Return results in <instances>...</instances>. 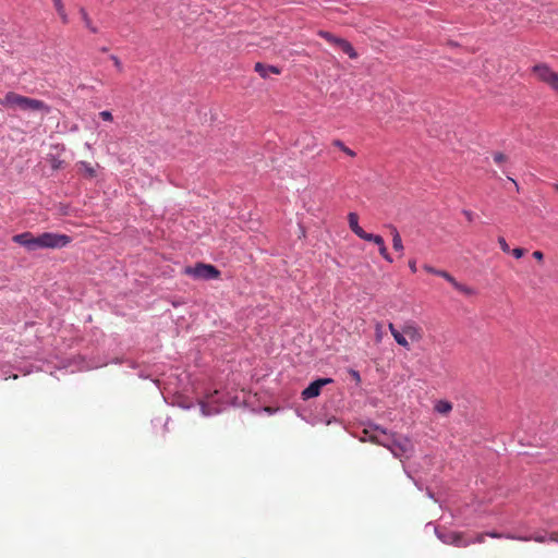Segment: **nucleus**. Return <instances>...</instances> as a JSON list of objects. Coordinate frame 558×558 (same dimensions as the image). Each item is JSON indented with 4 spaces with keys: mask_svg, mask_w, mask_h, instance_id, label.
Listing matches in <instances>:
<instances>
[{
    "mask_svg": "<svg viewBox=\"0 0 558 558\" xmlns=\"http://www.w3.org/2000/svg\"><path fill=\"white\" fill-rule=\"evenodd\" d=\"M441 541L446 544H450L457 547H468L472 544L471 541H468L461 532H451L444 537H440Z\"/></svg>",
    "mask_w": 558,
    "mask_h": 558,
    "instance_id": "9d476101",
    "label": "nucleus"
},
{
    "mask_svg": "<svg viewBox=\"0 0 558 558\" xmlns=\"http://www.w3.org/2000/svg\"><path fill=\"white\" fill-rule=\"evenodd\" d=\"M389 228L391 230L393 248L398 252H402L404 247L399 231L395 226H390Z\"/></svg>",
    "mask_w": 558,
    "mask_h": 558,
    "instance_id": "a211bd4d",
    "label": "nucleus"
},
{
    "mask_svg": "<svg viewBox=\"0 0 558 558\" xmlns=\"http://www.w3.org/2000/svg\"><path fill=\"white\" fill-rule=\"evenodd\" d=\"M485 536H487L486 533H477L474 535L473 538H468V541H471L472 544H476V543L481 544V543H484Z\"/></svg>",
    "mask_w": 558,
    "mask_h": 558,
    "instance_id": "cd10ccee",
    "label": "nucleus"
},
{
    "mask_svg": "<svg viewBox=\"0 0 558 558\" xmlns=\"http://www.w3.org/2000/svg\"><path fill=\"white\" fill-rule=\"evenodd\" d=\"M43 248H62L72 242V238L66 234L44 232L41 233Z\"/></svg>",
    "mask_w": 558,
    "mask_h": 558,
    "instance_id": "7ed1b4c3",
    "label": "nucleus"
},
{
    "mask_svg": "<svg viewBox=\"0 0 558 558\" xmlns=\"http://www.w3.org/2000/svg\"><path fill=\"white\" fill-rule=\"evenodd\" d=\"M255 71L264 78L268 77L269 73L280 74V70L274 65H264L260 62L255 64Z\"/></svg>",
    "mask_w": 558,
    "mask_h": 558,
    "instance_id": "2eb2a0df",
    "label": "nucleus"
},
{
    "mask_svg": "<svg viewBox=\"0 0 558 558\" xmlns=\"http://www.w3.org/2000/svg\"><path fill=\"white\" fill-rule=\"evenodd\" d=\"M493 158H494V161L498 165H501L508 160V157L504 153H499V151L495 153Z\"/></svg>",
    "mask_w": 558,
    "mask_h": 558,
    "instance_id": "a878e982",
    "label": "nucleus"
},
{
    "mask_svg": "<svg viewBox=\"0 0 558 558\" xmlns=\"http://www.w3.org/2000/svg\"><path fill=\"white\" fill-rule=\"evenodd\" d=\"M49 162H50V166L53 170H59L63 167V161L60 160L59 158L54 157V156H51L49 158Z\"/></svg>",
    "mask_w": 558,
    "mask_h": 558,
    "instance_id": "393cba45",
    "label": "nucleus"
},
{
    "mask_svg": "<svg viewBox=\"0 0 558 558\" xmlns=\"http://www.w3.org/2000/svg\"><path fill=\"white\" fill-rule=\"evenodd\" d=\"M77 172L85 179H94L97 177V168H99V165L96 163L93 166L92 163L87 161H78L76 163Z\"/></svg>",
    "mask_w": 558,
    "mask_h": 558,
    "instance_id": "9b49d317",
    "label": "nucleus"
},
{
    "mask_svg": "<svg viewBox=\"0 0 558 558\" xmlns=\"http://www.w3.org/2000/svg\"><path fill=\"white\" fill-rule=\"evenodd\" d=\"M12 241L24 246L28 251H36L43 248L41 234L34 235L32 232H23L15 234Z\"/></svg>",
    "mask_w": 558,
    "mask_h": 558,
    "instance_id": "39448f33",
    "label": "nucleus"
},
{
    "mask_svg": "<svg viewBox=\"0 0 558 558\" xmlns=\"http://www.w3.org/2000/svg\"><path fill=\"white\" fill-rule=\"evenodd\" d=\"M533 257L541 262L544 258V254L541 251H535L533 252Z\"/></svg>",
    "mask_w": 558,
    "mask_h": 558,
    "instance_id": "4c0bfd02",
    "label": "nucleus"
},
{
    "mask_svg": "<svg viewBox=\"0 0 558 558\" xmlns=\"http://www.w3.org/2000/svg\"><path fill=\"white\" fill-rule=\"evenodd\" d=\"M201 410H202L203 415H210L211 414V412L209 411L207 404L204 401L201 402Z\"/></svg>",
    "mask_w": 558,
    "mask_h": 558,
    "instance_id": "c9c22d12",
    "label": "nucleus"
},
{
    "mask_svg": "<svg viewBox=\"0 0 558 558\" xmlns=\"http://www.w3.org/2000/svg\"><path fill=\"white\" fill-rule=\"evenodd\" d=\"M80 14H81V17H82V21H83L85 27L88 28L94 34L97 33L98 32L97 27L94 26L87 11L84 8H80Z\"/></svg>",
    "mask_w": 558,
    "mask_h": 558,
    "instance_id": "6ab92c4d",
    "label": "nucleus"
},
{
    "mask_svg": "<svg viewBox=\"0 0 558 558\" xmlns=\"http://www.w3.org/2000/svg\"><path fill=\"white\" fill-rule=\"evenodd\" d=\"M384 447H387L391 451V453L397 458H401L412 450V444L408 438H398L390 440V437L388 435L387 445H384Z\"/></svg>",
    "mask_w": 558,
    "mask_h": 558,
    "instance_id": "423d86ee",
    "label": "nucleus"
},
{
    "mask_svg": "<svg viewBox=\"0 0 558 558\" xmlns=\"http://www.w3.org/2000/svg\"><path fill=\"white\" fill-rule=\"evenodd\" d=\"M349 227L354 234H356L360 239H362L366 232L359 225V216L355 213H350L348 215Z\"/></svg>",
    "mask_w": 558,
    "mask_h": 558,
    "instance_id": "4468645a",
    "label": "nucleus"
},
{
    "mask_svg": "<svg viewBox=\"0 0 558 558\" xmlns=\"http://www.w3.org/2000/svg\"><path fill=\"white\" fill-rule=\"evenodd\" d=\"M555 189H556V190H558V183H557V184H555Z\"/></svg>",
    "mask_w": 558,
    "mask_h": 558,
    "instance_id": "a19ab883",
    "label": "nucleus"
},
{
    "mask_svg": "<svg viewBox=\"0 0 558 558\" xmlns=\"http://www.w3.org/2000/svg\"><path fill=\"white\" fill-rule=\"evenodd\" d=\"M99 116H100V118H101L102 120H105V121H112V119H113V118H112V113H111L110 111H107V110L101 111V112L99 113Z\"/></svg>",
    "mask_w": 558,
    "mask_h": 558,
    "instance_id": "2f4dec72",
    "label": "nucleus"
},
{
    "mask_svg": "<svg viewBox=\"0 0 558 558\" xmlns=\"http://www.w3.org/2000/svg\"><path fill=\"white\" fill-rule=\"evenodd\" d=\"M332 146L339 148L341 151H343L349 157H355V151H353L351 148H349L342 141L340 140H333Z\"/></svg>",
    "mask_w": 558,
    "mask_h": 558,
    "instance_id": "412c9836",
    "label": "nucleus"
},
{
    "mask_svg": "<svg viewBox=\"0 0 558 558\" xmlns=\"http://www.w3.org/2000/svg\"><path fill=\"white\" fill-rule=\"evenodd\" d=\"M486 534H487V536H490V537H494V538H501V537H504V534L497 533V532H488ZM505 537H507V538H514L513 536H510V535H505Z\"/></svg>",
    "mask_w": 558,
    "mask_h": 558,
    "instance_id": "473e14b6",
    "label": "nucleus"
},
{
    "mask_svg": "<svg viewBox=\"0 0 558 558\" xmlns=\"http://www.w3.org/2000/svg\"><path fill=\"white\" fill-rule=\"evenodd\" d=\"M533 72L537 78L549 85L556 93H558V73L554 72L546 64L535 65Z\"/></svg>",
    "mask_w": 558,
    "mask_h": 558,
    "instance_id": "20e7f679",
    "label": "nucleus"
},
{
    "mask_svg": "<svg viewBox=\"0 0 558 558\" xmlns=\"http://www.w3.org/2000/svg\"><path fill=\"white\" fill-rule=\"evenodd\" d=\"M330 383H332L331 378H319L314 380L302 391V399L307 400L319 396L322 388Z\"/></svg>",
    "mask_w": 558,
    "mask_h": 558,
    "instance_id": "1a4fd4ad",
    "label": "nucleus"
},
{
    "mask_svg": "<svg viewBox=\"0 0 558 558\" xmlns=\"http://www.w3.org/2000/svg\"><path fill=\"white\" fill-rule=\"evenodd\" d=\"M518 539H521V541H530V539H534L535 542L537 543H545L547 542V537L546 535H535L533 537H518Z\"/></svg>",
    "mask_w": 558,
    "mask_h": 558,
    "instance_id": "bb28decb",
    "label": "nucleus"
},
{
    "mask_svg": "<svg viewBox=\"0 0 558 558\" xmlns=\"http://www.w3.org/2000/svg\"><path fill=\"white\" fill-rule=\"evenodd\" d=\"M380 329V324H377V331H379ZM380 332H377V340L379 341L380 340Z\"/></svg>",
    "mask_w": 558,
    "mask_h": 558,
    "instance_id": "ea45409f",
    "label": "nucleus"
},
{
    "mask_svg": "<svg viewBox=\"0 0 558 558\" xmlns=\"http://www.w3.org/2000/svg\"><path fill=\"white\" fill-rule=\"evenodd\" d=\"M434 410L439 414L447 415L452 410V403L447 400H438L435 403Z\"/></svg>",
    "mask_w": 558,
    "mask_h": 558,
    "instance_id": "f3484780",
    "label": "nucleus"
},
{
    "mask_svg": "<svg viewBox=\"0 0 558 558\" xmlns=\"http://www.w3.org/2000/svg\"><path fill=\"white\" fill-rule=\"evenodd\" d=\"M53 1V4H54V8L61 19V21L66 24L69 22V17H68V14L65 12V9H64V5L62 3V0H52Z\"/></svg>",
    "mask_w": 558,
    "mask_h": 558,
    "instance_id": "aec40b11",
    "label": "nucleus"
},
{
    "mask_svg": "<svg viewBox=\"0 0 558 558\" xmlns=\"http://www.w3.org/2000/svg\"><path fill=\"white\" fill-rule=\"evenodd\" d=\"M423 268H424V270H426L427 272L433 274V275H436V276H437V272L439 271V269H436V268H434V267H432V266H429V265H427V264H425V265L423 266Z\"/></svg>",
    "mask_w": 558,
    "mask_h": 558,
    "instance_id": "f704fd0d",
    "label": "nucleus"
},
{
    "mask_svg": "<svg viewBox=\"0 0 558 558\" xmlns=\"http://www.w3.org/2000/svg\"><path fill=\"white\" fill-rule=\"evenodd\" d=\"M336 47L340 48L345 54L349 56V58H351V59L357 58V53H356L355 49L347 39L340 38V40L338 41Z\"/></svg>",
    "mask_w": 558,
    "mask_h": 558,
    "instance_id": "dca6fc26",
    "label": "nucleus"
},
{
    "mask_svg": "<svg viewBox=\"0 0 558 558\" xmlns=\"http://www.w3.org/2000/svg\"><path fill=\"white\" fill-rule=\"evenodd\" d=\"M510 252L515 258H521L525 254V250L521 247L513 248Z\"/></svg>",
    "mask_w": 558,
    "mask_h": 558,
    "instance_id": "7c9ffc66",
    "label": "nucleus"
},
{
    "mask_svg": "<svg viewBox=\"0 0 558 558\" xmlns=\"http://www.w3.org/2000/svg\"><path fill=\"white\" fill-rule=\"evenodd\" d=\"M364 241L373 242L378 247L385 244L384 238L378 234L367 233L362 238Z\"/></svg>",
    "mask_w": 558,
    "mask_h": 558,
    "instance_id": "4be33fe9",
    "label": "nucleus"
},
{
    "mask_svg": "<svg viewBox=\"0 0 558 558\" xmlns=\"http://www.w3.org/2000/svg\"><path fill=\"white\" fill-rule=\"evenodd\" d=\"M405 337L412 342H421L424 338L423 328L414 320H405L401 326Z\"/></svg>",
    "mask_w": 558,
    "mask_h": 558,
    "instance_id": "0eeeda50",
    "label": "nucleus"
},
{
    "mask_svg": "<svg viewBox=\"0 0 558 558\" xmlns=\"http://www.w3.org/2000/svg\"><path fill=\"white\" fill-rule=\"evenodd\" d=\"M349 374L352 377V379H354L357 384L361 381V376H360V373L357 371L350 369Z\"/></svg>",
    "mask_w": 558,
    "mask_h": 558,
    "instance_id": "72a5a7b5",
    "label": "nucleus"
},
{
    "mask_svg": "<svg viewBox=\"0 0 558 558\" xmlns=\"http://www.w3.org/2000/svg\"><path fill=\"white\" fill-rule=\"evenodd\" d=\"M409 267L412 272H416V262L414 259L409 262Z\"/></svg>",
    "mask_w": 558,
    "mask_h": 558,
    "instance_id": "58836bf2",
    "label": "nucleus"
},
{
    "mask_svg": "<svg viewBox=\"0 0 558 558\" xmlns=\"http://www.w3.org/2000/svg\"><path fill=\"white\" fill-rule=\"evenodd\" d=\"M0 105L9 109H20L22 111L41 112L48 114L51 111L50 106L45 101L26 97L14 92H9L0 99Z\"/></svg>",
    "mask_w": 558,
    "mask_h": 558,
    "instance_id": "f257e3e1",
    "label": "nucleus"
},
{
    "mask_svg": "<svg viewBox=\"0 0 558 558\" xmlns=\"http://www.w3.org/2000/svg\"><path fill=\"white\" fill-rule=\"evenodd\" d=\"M318 36L324 38L326 41H328L330 45L337 46L338 41L341 37H337L333 34L326 32V31H319Z\"/></svg>",
    "mask_w": 558,
    "mask_h": 558,
    "instance_id": "5701e85b",
    "label": "nucleus"
},
{
    "mask_svg": "<svg viewBox=\"0 0 558 558\" xmlns=\"http://www.w3.org/2000/svg\"><path fill=\"white\" fill-rule=\"evenodd\" d=\"M547 539L550 542L558 543V532L550 533L549 536L547 537Z\"/></svg>",
    "mask_w": 558,
    "mask_h": 558,
    "instance_id": "e433bc0d",
    "label": "nucleus"
},
{
    "mask_svg": "<svg viewBox=\"0 0 558 558\" xmlns=\"http://www.w3.org/2000/svg\"><path fill=\"white\" fill-rule=\"evenodd\" d=\"M184 274L194 279L202 280L218 279L220 277V271L215 266L204 263H197L194 267H185Z\"/></svg>",
    "mask_w": 558,
    "mask_h": 558,
    "instance_id": "f03ea898",
    "label": "nucleus"
},
{
    "mask_svg": "<svg viewBox=\"0 0 558 558\" xmlns=\"http://www.w3.org/2000/svg\"><path fill=\"white\" fill-rule=\"evenodd\" d=\"M378 251H379L380 256H381L386 262H388V263H392V262H393V259H392L391 255L388 253V250H387L386 244H384L383 246H379Z\"/></svg>",
    "mask_w": 558,
    "mask_h": 558,
    "instance_id": "b1692460",
    "label": "nucleus"
},
{
    "mask_svg": "<svg viewBox=\"0 0 558 558\" xmlns=\"http://www.w3.org/2000/svg\"><path fill=\"white\" fill-rule=\"evenodd\" d=\"M498 243H499L500 248L502 250V252L510 253V247H509L507 241L505 240V238L500 236L498 239Z\"/></svg>",
    "mask_w": 558,
    "mask_h": 558,
    "instance_id": "c85d7f7f",
    "label": "nucleus"
},
{
    "mask_svg": "<svg viewBox=\"0 0 558 558\" xmlns=\"http://www.w3.org/2000/svg\"><path fill=\"white\" fill-rule=\"evenodd\" d=\"M388 328H389V331H390L391 336L393 337L395 341L400 347H402L409 351L411 349V345H410V342H409L408 338L405 337V333L403 332L402 328L400 330L397 329L392 323L388 324Z\"/></svg>",
    "mask_w": 558,
    "mask_h": 558,
    "instance_id": "ddd939ff",
    "label": "nucleus"
},
{
    "mask_svg": "<svg viewBox=\"0 0 558 558\" xmlns=\"http://www.w3.org/2000/svg\"><path fill=\"white\" fill-rule=\"evenodd\" d=\"M437 276L446 279L449 283L452 284V287L458 290L459 292L463 293V294H466V295H470L473 293V289H471L470 287L468 286H464L460 282H458L448 271L446 270H440L437 272Z\"/></svg>",
    "mask_w": 558,
    "mask_h": 558,
    "instance_id": "f8f14e48",
    "label": "nucleus"
},
{
    "mask_svg": "<svg viewBox=\"0 0 558 558\" xmlns=\"http://www.w3.org/2000/svg\"><path fill=\"white\" fill-rule=\"evenodd\" d=\"M110 59L113 61V64H114V66L117 68V70H118L119 72H122V71H123V66H122V63H121V61L119 60V58H118L117 56L112 54V56L110 57Z\"/></svg>",
    "mask_w": 558,
    "mask_h": 558,
    "instance_id": "c756f323",
    "label": "nucleus"
},
{
    "mask_svg": "<svg viewBox=\"0 0 558 558\" xmlns=\"http://www.w3.org/2000/svg\"><path fill=\"white\" fill-rule=\"evenodd\" d=\"M364 437L362 440H368L376 445H387V433L385 429L380 428L379 426H374L369 428H364L363 430Z\"/></svg>",
    "mask_w": 558,
    "mask_h": 558,
    "instance_id": "6e6552de",
    "label": "nucleus"
}]
</instances>
